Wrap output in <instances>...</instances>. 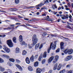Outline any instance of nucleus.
<instances>
[{"label":"nucleus","mask_w":73,"mask_h":73,"mask_svg":"<svg viewBox=\"0 0 73 73\" xmlns=\"http://www.w3.org/2000/svg\"><path fill=\"white\" fill-rule=\"evenodd\" d=\"M26 62L28 64H30V60L28 57H27L26 58Z\"/></svg>","instance_id":"11"},{"label":"nucleus","mask_w":73,"mask_h":73,"mask_svg":"<svg viewBox=\"0 0 73 73\" xmlns=\"http://www.w3.org/2000/svg\"><path fill=\"white\" fill-rule=\"evenodd\" d=\"M71 6H72V8H73V3H72L71 4Z\"/></svg>","instance_id":"64"},{"label":"nucleus","mask_w":73,"mask_h":73,"mask_svg":"<svg viewBox=\"0 0 73 73\" xmlns=\"http://www.w3.org/2000/svg\"><path fill=\"white\" fill-rule=\"evenodd\" d=\"M60 52V48H58L56 50V53H58Z\"/></svg>","instance_id":"42"},{"label":"nucleus","mask_w":73,"mask_h":73,"mask_svg":"<svg viewBox=\"0 0 73 73\" xmlns=\"http://www.w3.org/2000/svg\"><path fill=\"white\" fill-rule=\"evenodd\" d=\"M72 56L71 55L68 56L64 59V61H69V60H70L72 58Z\"/></svg>","instance_id":"6"},{"label":"nucleus","mask_w":73,"mask_h":73,"mask_svg":"<svg viewBox=\"0 0 73 73\" xmlns=\"http://www.w3.org/2000/svg\"><path fill=\"white\" fill-rule=\"evenodd\" d=\"M49 0H46V1H45L44 2V3H49Z\"/></svg>","instance_id":"44"},{"label":"nucleus","mask_w":73,"mask_h":73,"mask_svg":"<svg viewBox=\"0 0 73 73\" xmlns=\"http://www.w3.org/2000/svg\"><path fill=\"white\" fill-rule=\"evenodd\" d=\"M0 63H3V62H4V60L0 58Z\"/></svg>","instance_id":"37"},{"label":"nucleus","mask_w":73,"mask_h":73,"mask_svg":"<svg viewBox=\"0 0 73 73\" xmlns=\"http://www.w3.org/2000/svg\"><path fill=\"white\" fill-rule=\"evenodd\" d=\"M59 13V14H62V13L61 11H60Z\"/></svg>","instance_id":"62"},{"label":"nucleus","mask_w":73,"mask_h":73,"mask_svg":"<svg viewBox=\"0 0 73 73\" xmlns=\"http://www.w3.org/2000/svg\"><path fill=\"white\" fill-rule=\"evenodd\" d=\"M68 17H66V16H64V17H62V20H65V19H68Z\"/></svg>","instance_id":"25"},{"label":"nucleus","mask_w":73,"mask_h":73,"mask_svg":"<svg viewBox=\"0 0 73 73\" xmlns=\"http://www.w3.org/2000/svg\"><path fill=\"white\" fill-rule=\"evenodd\" d=\"M3 49L7 53H9L10 52V49L7 48H3Z\"/></svg>","instance_id":"8"},{"label":"nucleus","mask_w":73,"mask_h":73,"mask_svg":"<svg viewBox=\"0 0 73 73\" xmlns=\"http://www.w3.org/2000/svg\"><path fill=\"white\" fill-rule=\"evenodd\" d=\"M57 65H58V64H57V63H56L54 65V66L53 68V70H56V69H57L58 70H60V69H61V68L62 67V66L61 64H59L58 66V67Z\"/></svg>","instance_id":"2"},{"label":"nucleus","mask_w":73,"mask_h":73,"mask_svg":"<svg viewBox=\"0 0 73 73\" xmlns=\"http://www.w3.org/2000/svg\"><path fill=\"white\" fill-rule=\"evenodd\" d=\"M27 53V52L25 50H23V51L22 55L24 56V55H26Z\"/></svg>","instance_id":"18"},{"label":"nucleus","mask_w":73,"mask_h":73,"mask_svg":"<svg viewBox=\"0 0 73 73\" xmlns=\"http://www.w3.org/2000/svg\"><path fill=\"white\" fill-rule=\"evenodd\" d=\"M55 60H56L58 61L59 58V56H58V55H56L55 56Z\"/></svg>","instance_id":"26"},{"label":"nucleus","mask_w":73,"mask_h":73,"mask_svg":"<svg viewBox=\"0 0 73 73\" xmlns=\"http://www.w3.org/2000/svg\"><path fill=\"white\" fill-rule=\"evenodd\" d=\"M28 46H29V48L30 49H31L32 48V45L29 44Z\"/></svg>","instance_id":"40"},{"label":"nucleus","mask_w":73,"mask_h":73,"mask_svg":"<svg viewBox=\"0 0 73 73\" xmlns=\"http://www.w3.org/2000/svg\"><path fill=\"white\" fill-rule=\"evenodd\" d=\"M15 61L17 63H20V62H21V61L19 60L18 59H15Z\"/></svg>","instance_id":"29"},{"label":"nucleus","mask_w":73,"mask_h":73,"mask_svg":"<svg viewBox=\"0 0 73 73\" xmlns=\"http://www.w3.org/2000/svg\"><path fill=\"white\" fill-rule=\"evenodd\" d=\"M32 40L33 42V45H35L37 42V38H36V35H34L33 37Z\"/></svg>","instance_id":"3"},{"label":"nucleus","mask_w":73,"mask_h":73,"mask_svg":"<svg viewBox=\"0 0 73 73\" xmlns=\"http://www.w3.org/2000/svg\"><path fill=\"white\" fill-rule=\"evenodd\" d=\"M36 14L37 15H40V13L39 12H37L36 13Z\"/></svg>","instance_id":"61"},{"label":"nucleus","mask_w":73,"mask_h":73,"mask_svg":"<svg viewBox=\"0 0 73 73\" xmlns=\"http://www.w3.org/2000/svg\"><path fill=\"white\" fill-rule=\"evenodd\" d=\"M13 40L14 42H15V43H16V37H14L13 38Z\"/></svg>","instance_id":"24"},{"label":"nucleus","mask_w":73,"mask_h":73,"mask_svg":"<svg viewBox=\"0 0 73 73\" xmlns=\"http://www.w3.org/2000/svg\"><path fill=\"white\" fill-rule=\"evenodd\" d=\"M5 12V13H6V12L4 11H2L1 10H0V12Z\"/></svg>","instance_id":"54"},{"label":"nucleus","mask_w":73,"mask_h":73,"mask_svg":"<svg viewBox=\"0 0 73 73\" xmlns=\"http://www.w3.org/2000/svg\"><path fill=\"white\" fill-rule=\"evenodd\" d=\"M43 46V44H41V45L39 47V49H41L42 48V46Z\"/></svg>","instance_id":"35"},{"label":"nucleus","mask_w":73,"mask_h":73,"mask_svg":"<svg viewBox=\"0 0 73 73\" xmlns=\"http://www.w3.org/2000/svg\"><path fill=\"white\" fill-rule=\"evenodd\" d=\"M44 5V4H43V3H42L40 4H38L35 7H41V6H42V5Z\"/></svg>","instance_id":"28"},{"label":"nucleus","mask_w":73,"mask_h":73,"mask_svg":"<svg viewBox=\"0 0 73 73\" xmlns=\"http://www.w3.org/2000/svg\"><path fill=\"white\" fill-rule=\"evenodd\" d=\"M2 56L3 57H5V58H6L8 59L10 58L9 56L7 55L3 54Z\"/></svg>","instance_id":"16"},{"label":"nucleus","mask_w":73,"mask_h":73,"mask_svg":"<svg viewBox=\"0 0 73 73\" xmlns=\"http://www.w3.org/2000/svg\"><path fill=\"white\" fill-rule=\"evenodd\" d=\"M60 9H61V7H59V8H58V10H60Z\"/></svg>","instance_id":"60"},{"label":"nucleus","mask_w":73,"mask_h":73,"mask_svg":"<svg viewBox=\"0 0 73 73\" xmlns=\"http://www.w3.org/2000/svg\"><path fill=\"white\" fill-rule=\"evenodd\" d=\"M10 11H17V9H13L12 8H11L9 9Z\"/></svg>","instance_id":"36"},{"label":"nucleus","mask_w":73,"mask_h":73,"mask_svg":"<svg viewBox=\"0 0 73 73\" xmlns=\"http://www.w3.org/2000/svg\"><path fill=\"white\" fill-rule=\"evenodd\" d=\"M15 65L18 68V69H19L20 70H23V68L22 67H21L20 66V65L17 64H15Z\"/></svg>","instance_id":"10"},{"label":"nucleus","mask_w":73,"mask_h":73,"mask_svg":"<svg viewBox=\"0 0 73 73\" xmlns=\"http://www.w3.org/2000/svg\"><path fill=\"white\" fill-rule=\"evenodd\" d=\"M46 60L45 59H43L42 61V64H43L45 62V61Z\"/></svg>","instance_id":"38"},{"label":"nucleus","mask_w":73,"mask_h":73,"mask_svg":"<svg viewBox=\"0 0 73 73\" xmlns=\"http://www.w3.org/2000/svg\"><path fill=\"white\" fill-rule=\"evenodd\" d=\"M38 56V55H35V58H37V57Z\"/></svg>","instance_id":"56"},{"label":"nucleus","mask_w":73,"mask_h":73,"mask_svg":"<svg viewBox=\"0 0 73 73\" xmlns=\"http://www.w3.org/2000/svg\"><path fill=\"white\" fill-rule=\"evenodd\" d=\"M56 43H54L53 44V42H52L50 44V47L48 48V53H49L50 50L51 48L53 50H54L56 49Z\"/></svg>","instance_id":"1"},{"label":"nucleus","mask_w":73,"mask_h":73,"mask_svg":"<svg viewBox=\"0 0 73 73\" xmlns=\"http://www.w3.org/2000/svg\"><path fill=\"white\" fill-rule=\"evenodd\" d=\"M24 20H26L27 21H28L29 20V19L28 18H25Z\"/></svg>","instance_id":"53"},{"label":"nucleus","mask_w":73,"mask_h":73,"mask_svg":"<svg viewBox=\"0 0 73 73\" xmlns=\"http://www.w3.org/2000/svg\"><path fill=\"white\" fill-rule=\"evenodd\" d=\"M52 73V70H50L48 72V73Z\"/></svg>","instance_id":"50"},{"label":"nucleus","mask_w":73,"mask_h":73,"mask_svg":"<svg viewBox=\"0 0 73 73\" xmlns=\"http://www.w3.org/2000/svg\"><path fill=\"white\" fill-rule=\"evenodd\" d=\"M43 36H46V35L47 34L45 32H44L43 33Z\"/></svg>","instance_id":"45"},{"label":"nucleus","mask_w":73,"mask_h":73,"mask_svg":"<svg viewBox=\"0 0 73 73\" xmlns=\"http://www.w3.org/2000/svg\"><path fill=\"white\" fill-rule=\"evenodd\" d=\"M7 64L8 65H9L10 66H12L13 65V64L11 63V62H8Z\"/></svg>","instance_id":"30"},{"label":"nucleus","mask_w":73,"mask_h":73,"mask_svg":"<svg viewBox=\"0 0 73 73\" xmlns=\"http://www.w3.org/2000/svg\"><path fill=\"white\" fill-rule=\"evenodd\" d=\"M64 53L65 54L68 53V54H72L73 53V49L67 48L64 51Z\"/></svg>","instance_id":"4"},{"label":"nucleus","mask_w":73,"mask_h":73,"mask_svg":"<svg viewBox=\"0 0 73 73\" xmlns=\"http://www.w3.org/2000/svg\"><path fill=\"white\" fill-rule=\"evenodd\" d=\"M0 70L1 72H4L5 70V69L4 68L0 66Z\"/></svg>","instance_id":"21"},{"label":"nucleus","mask_w":73,"mask_h":73,"mask_svg":"<svg viewBox=\"0 0 73 73\" xmlns=\"http://www.w3.org/2000/svg\"><path fill=\"white\" fill-rule=\"evenodd\" d=\"M39 46H40V44H39V43L36 44L35 46V49H38V48L39 47Z\"/></svg>","instance_id":"17"},{"label":"nucleus","mask_w":73,"mask_h":73,"mask_svg":"<svg viewBox=\"0 0 73 73\" xmlns=\"http://www.w3.org/2000/svg\"><path fill=\"white\" fill-rule=\"evenodd\" d=\"M19 41L20 42H22L23 41V36L21 35H20L19 37Z\"/></svg>","instance_id":"12"},{"label":"nucleus","mask_w":73,"mask_h":73,"mask_svg":"<svg viewBox=\"0 0 73 73\" xmlns=\"http://www.w3.org/2000/svg\"><path fill=\"white\" fill-rule=\"evenodd\" d=\"M42 72V70L39 68H36V73H41Z\"/></svg>","instance_id":"9"},{"label":"nucleus","mask_w":73,"mask_h":73,"mask_svg":"<svg viewBox=\"0 0 73 73\" xmlns=\"http://www.w3.org/2000/svg\"><path fill=\"white\" fill-rule=\"evenodd\" d=\"M9 60L10 61H11V62H14L15 61V59L12 58H10L9 59Z\"/></svg>","instance_id":"22"},{"label":"nucleus","mask_w":73,"mask_h":73,"mask_svg":"<svg viewBox=\"0 0 73 73\" xmlns=\"http://www.w3.org/2000/svg\"><path fill=\"white\" fill-rule=\"evenodd\" d=\"M21 45H27V44H26L25 42H23L22 43H21Z\"/></svg>","instance_id":"34"},{"label":"nucleus","mask_w":73,"mask_h":73,"mask_svg":"<svg viewBox=\"0 0 73 73\" xmlns=\"http://www.w3.org/2000/svg\"><path fill=\"white\" fill-rule=\"evenodd\" d=\"M65 70L64 69L60 70L59 72V73H65Z\"/></svg>","instance_id":"27"},{"label":"nucleus","mask_w":73,"mask_h":73,"mask_svg":"<svg viewBox=\"0 0 73 73\" xmlns=\"http://www.w3.org/2000/svg\"><path fill=\"white\" fill-rule=\"evenodd\" d=\"M65 8H68V6H67V5H65Z\"/></svg>","instance_id":"63"},{"label":"nucleus","mask_w":73,"mask_h":73,"mask_svg":"<svg viewBox=\"0 0 73 73\" xmlns=\"http://www.w3.org/2000/svg\"><path fill=\"white\" fill-rule=\"evenodd\" d=\"M67 5L68 7H70V3H68L67 4Z\"/></svg>","instance_id":"49"},{"label":"nucleus","mask_w":73,"mask_h":73,"mask_svg":"<svg viewBox=\"0 0 73 73\" xmlns=\"http://www.w3.org/2000/svg\"><path fill=\"white\" fill-rule=\"evenodd\" d=\"M34 55H33L30 58V60L31 62H33L34 61Z\"/></svg>","instance_id":"15"},{"label":"nucleus","mask_w":73,"mask_h":73,"mask_svg":"<svg viewBox=\"0 0 73 73\" xmlns=\"http://www.w3.org/2000/svg\"><path fill=\"white\" fill-rule=\"evenodd\" d=\"M25 25H26L27 26H29L30 27H32V25L31 24H25Z\"/></svg>","instance_id":"43"},{"label":"nucleus","mask_w":73,"mask_h":73,"mask_svg":"<svg viewBox=\"0 0 73 73\" xmlns=\"http://www.w3.org/2000/svg\"><path fill=\"white\" fill-rule=\"evenodd\" d=\"M73 70H70L68 72V73H73Z\"/></svg>","instance_id":"46"},{"label":"nucleus","mask_w":73,"mask_h":73,"mask_svg":"<svg viewBox=\"0 0 73 73\" xmlns=\"http://www.w3.org/2000/svg\"><path fill=\"white\" fill-rule=\"evenodd\" d=\"M10 27H14V25H10Z\"/></svg>","instance_id":"59"},{"label":"nucleus","mask_w":73,"mask_h":73,"mask_svg":"<svg viewBox=\"0 0 73 73\" xmlns=\"http://www.w3.org/2000/svg\"><path fill=\"white\" fill-rule=\"evenodd\" d=\"M66 10H67V11H68L69 10H70V9H69L67 7L66 8Z\"/></svg>","instance_id":"57"},{"label":"nucleus","mask_w":73,"mask_h":73,"mask_svg":"<svg viewBox=\"0 0 73 73\" xmlns=\"http://www.w3.org/2000/svg\"><path fill=\"white\" fill-rule=\"evenodd\" d=\"M15 2L16 4H18L19 3V0H15Z\"/></svg>","instance_id":"39"},{"label":"nucleus","mask_w":73,"mask_h":73,"mask_svg":"<svg viewBox=\"0 0 73 73\" xmlns=\"http://www.w3.org/2000/svg\"><path fill=\"white\" fill-rule=\"evenodd\" d=\"M8 71L9 72H10V73H12V71L11 70L9 69H7Z\"/></svg>","instance_id":"48"},{"label":"nucleus","mask_w":73,"mask_h":73,"mask_svg":"<svg viewBox=\"0 0 73 73\" xmlns=\"http://www.w3.org/2000/svg\"><path fill=\"white\" fill-rule=\"evenodd\" d=\"M55 8H57V7L56 6V5H53V6L52 7V9L54 10L55 9Z\"/></svg>","instance_id":"31"},{"label":"nucleus","mask_w":73,"mask_h":73,"mask_svg":"<svg viewBox=\"0 0 73 73\" xmlns=\"http://www.w3.org/2000/svg\"><path fill=\"white\" fill-rule=\"evenodd\" d=\"M69 17L70 19H71L72 17L71 15H70L69 16Z\"/></svg>","instance_id":"51"},{"label":"nucleus","mask_w":73,"mask_h":73,"mask_svg":"<svg viewBox=\"0 0 73 73\" xmlns=\"http://www.w3.org/2000/svg\"><path fill=\"white\" fill-rule=\"evenodd\" d=\"M70 64H68L66 66V68H70Z\"/></svg>","instance_id":"47"},{"label":"nucleus","mask_w":73,"mask_h":73,"mask_svg":"<svg viewBox=\"0 0 73 73\" xmlns=\"http://www.w3.org/2000/svg\"><path fill=\"white\" fill-rule=\"evenodd\" d=\"M42 58V55H41L40 56V57L38 58V60L39 61H41V59Z\"/></svg>","instance_id":"23"},{"label":"nucleus","mask_w":73,"mask_h":73,"mask_svg":"<svg viewBox=\"0 0 73 73\" xmlns=\"http://www.w3.org/2000/svg\"><path fill=\"white\" fill-rule=\"evenodd\" d=\"M28 69L29 70V71H33V70L32 67L31 66H29L28 67Z\"/></svg>","instance_id":"14"},{"label":"nucleus","mask_w":73,"mask_h":73,"mask_svg":"<svg viewBox=\"0 0 73 73\" xmlns=\"http://www.w3.org/2000/svg\"><path fill=\"white\" fill-rule=\"evenodd\" d=\"M46 52H45L43 54V57L44 58H46Z\"/></svg>","instance_id":"33"},{"label":"nucleus","mask_w":73,"mask_h":73,"mask_svg":"<svg viewBox=\"0 0 73 73\" xmlns=\"http://www.w3.org/2000/svg\"><path fill=\"white\" fill-rule=\"evenodd\" d=\"M34 66H35V67H36V66H37L38 65V62H35L34 63Z\"/></svg>","instance_id":"19"},{"label":"nucleus","mask_w":73,"mask_h":73,"mask_svg":"<svg viewBox=\"0 0 73 73\" xmlns=\"http://www.w3.org/2000/svg\"><path fill=\"white\" fill-rule=\"evenodd\" d=\"M7 43L10 47H13V44L12 42V40H7Z\"/></svg>","instance_id":"5"},{"label":"nucleus","mask_w":73,"mask_h":73,"mask_svg":"<svg viewBox=\"0 0 73 73\" xmlns=\"http://www.w3.org/2000/svg\"><path fill=\"white\" fill-rule=\"evenodd\" d=\"M57 60H56V59H54L53 61V63L54 64H55V63H56L57 62Z\"/></svg>","instance_id":"32"},{"label":"nucleus","mask_w":73,"mask_h":73,"mask_svg":"<svg viewBox=\"0 0 73 73\" xmlns=\"http://www.w3.org/2000/svg\"><path fill=\"white\" fill-rule=\"evenodd\" d=\"M64 43L63 42H62L60 44V49L62 50L64 49Z\"/></svg>","instance_id":"13"},{"label":"nucleus","mask_w":73,"mask_h":73,"mask_svg":"<svg viewBox=\"0 0 73 73\" xmlns=\"http://www.w3.org/2000/svg\"><path fill=\"white\" fill-rule=\"evenodd\" d=\"M67 24H69V25H72V24L70 23H69L68 22H67Z\"/></svg>","instance_id":"52"},{"label":"nucleus","mask_w":73,"mask_h":73,"mask_svg":"<svg viewBox=\"0 0 73 73\" xmlns=\"http://www.w3.org/2000/svg\"><path fill=\"white\" fill-rule=\"evenodd\" d=\"M46 15V14L45 13L42 14V16H45Z\"/></svg>","instance_id":"55"},{"label":"nucleus","mask_w":73,"mask_h":73,"mask_svg":"<svg viewBox=\"0 0 73 73\" xmlns=\"http://www.w3.org/2000/svg\"><path fill=\"white\" fill-rule=\"evenodd\" d=\"M20 51V49L18 48H17L15 49V52L17 53H19V52Z\"/></svg>","instance_id":"20"},{"label":"nucleus","mask_w":73,"mask_h":73,"mask_svg":"<svg viewBox=\"0 0 73 73\" xmlns=\"http://www.w3.org/2000/svg\"><path fill=\"white\" fill-rule=\"evenodd\" d=\"M53 58H54V57L53 56L51 57L48 60V63L49 64H50V63L51 62H52L53 61Z\"/></svg>","instance_id":"7"},{"label":"nucleus","mask_w":73,"mask_h":73,"mask_svg":"<svg viewBox=\"0 0 73 73\" xmlns=\"http://www.w3.org/2000/svg\"><path fill=\"white\" fill-rule=\"evenodd\" d=\"M19 18H20V19H21V18H23V17H20V15H18Z\"/></svg>","instance_id":"58"},{"label":"nucleus","mask_w":73,"mask_h":73,"mask_svg":"<svg viewBox=\"0 0 73 73\" xmlns=\"http://www.w3.org/2000/svg\"><path fill=\"white\" fill-rule=\"evenodd\" d=\"M50 36H51V37H56V35H54L53 34L50 35Z\"/></svg>","instance_id":"41"}]
</instances>
